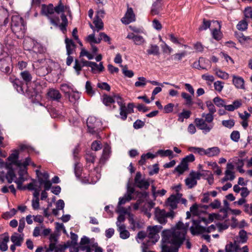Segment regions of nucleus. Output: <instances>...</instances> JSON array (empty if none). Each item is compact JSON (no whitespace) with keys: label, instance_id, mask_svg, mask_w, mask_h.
<instances>
[{"label":"nucleus","instance_id":"obj_10","mask_svg":"<svg viewBox=\"0 0 252 252\" xmlns=\"http://www.w3.org/2000/svg\"><path fill=\"white\" fill-rule=\"evenodd\" d=\"M48 97L52 101L58 102H60L62 95L59 91L54 88H51L48 90L47 93Z\"/></svg>","mask_w":252,"mask_h":252},{"label":"nucleus","instance_id":"obj_13","mask_svg":"<svg viewBox=\"0 0 252 252\" xmlns=\"http://www.w3.org/2000/svg\"><path fill=\"white\" fill-rule=\"evenodd\" d=\"M118 226V231L120 232V237L123 239L128 238L130 234L129 232L126 230V226L124 224H120L119 222L116 223Z\"/></svg>","mask_w":252,"mask_h":252},{"label":"nucleus","instance_id":"obj_6","mask_svg":"<svg viewBox=\"0 0 252 252\" xmlns=\"http://www.w3.org/2000/svg\"><path fill=\"white\" fill-rule=\"evenodd\" d=\"M193 224L195 225V227L193 226L190 227V230L192 234L195 235L196 234L206 232L210 233L216 229V226L214 224L211 225L207 228L200 226L199 222L196 220L193 221Z\"/></svg>","mask_w":252,"mask_h":252},{"label":"nucleus","instance_id":"obj_38","mask_svg":"<svg viewBox=\"0 0 252 252\" xmlns=\"http://www.w3.org/2000/svg\"><path fill=\"white\" fill-rule=\"evenodd\" d=\"M205 61V59L203 58H200L199 60L197 62H195L193 64L192 67L194 68L198 69H206V67L201 65V64Z\"/></svg>","mask_w":252,"mask_h":252},{"label":"nucleus","instance_id":"obj_41","mask_svg":"<svg viewBox=\"0 0 252 252\" xmlns=\"http://www.w3.org/2000/svg\"><path fill=\"white\" fill-rule=\"evenodd\" d=\"M19 158V152L17 150H15L13 151V153L10 155V156L7 158V160L10 162L13 163L16 159H18Z\"/></svg>","mask_w":252,"mask_h":252},{"label":"nucleus","instance_id":"obj_26","mask_svg":"<svg viewBox=\"0 0 252 252\" xmlns=\"http://www.w3.org/2000/svg\"><path fill=\"white\" fill-rule=\"evenodd\" d=\"M191 114V111L184 109L182 112L178 114V121L180 122H183L185 119H187L190 117Z\"/></svg>","mask_w":252,"mask_h":252},{"label":"nucleus","instance_id":"obj_20","mask_svg":"<svg viewBox=\"0 0 252 252\" xmlns=\"http://www.w3.org/2000/svg\"><path fill=\"white\" fill-rule=\"evenodd\" d=\"M237 238L238 239V243L239 244L240 243H245L247 241L248 236L247 232L242 229L239 231V235L236 238V240Z\"/></svg>","mask_w":252,"mask_h":252},{"label":"nucleus","instance_id":"obj_9","mask_svg":"<svg viewBox=\"0 0 252 252\" xmlns=\"http://www.w3.org/2000/svg\"><path fill=\"white\" fill-rule=\"evenodd\" d=\"M13 164V163L11 162L9 163L5 162L3 167V168H5L8 170L7 173L5 174V178L7 182L9 184L14 181V179L16 178V174L12 167Z\"/></svg>","mask_w":252,"mask_h":252},{"label":"nucleus","instance_id":"obj_44","mask_svg":"<svg viewBox=\"0 0 252 252\" xmlns=\"http://www.w3.org/2000/svg\"><path fill=\"white\" fill-rule=\"evenodd\" d=\"M16 212L17 210L13 208L9 212H6L3 213L2 215V217L4 219L7 220L12 218L16 214Z\"/></svg>","mask_w":252,"mask_h":252},{"label":"nucleus","instance_id":"obj_54","mask_svg":"<svg viewBox=\"0 0 252 252\" xmlns=\"http://www.w3.org/2000/svg\"><path fill=\"white\" fill-rule=\"evenodd\" d=\"M195 160V157L194 155L192 154H189L188 156H187L184 158H183L182 161L183 162L185 163L186 165H188V163L189 162H193Z\"/></svg>","mask_w":252,"mask_h":252},{"label":"nucleus","instance_id":"obj_29","mask_svg":"<svg viewBox=\"0 0 252 252\" xmlns=\"http://www.w3.org/2000/svg\"><path fill=\"white\" fill-rule=\"evenodd\" d=\"M214 22L217 23V24L219 25V30H218L217 29H214L212 32V35H213V38L215 39H216L217 40H219L221 38V33L220 32V29L221 26H220V24L219 22L216 21H215Z\"/></svg>","mask_w":252,"mask_h":252},{"label":"nucleus","instance_id":"obj_39","mask_svg":"<svg viewBox=\"0 0 252 252\" xmlns=\"http://www.w3.org/2000/svg\"><path fill=\"white\" fill-rule=\"evenodd\" d=\"M158 154L160 155L161 157H171V158H173V153L171 150H159L158 151Z\"/></svg>","mask_w":252,"mask_h":252},{"label":"nucleus","instance_id":"obj_28","mask_svg":"<svg viewBox=\"0 0 252 252\" xmlns=\"http://www.w3.org/2000/svg\"><path fill=\"white\" fill-rule=\"evenodd\" d=\"M20 75L26 85L31 82L32 77L30 73L28 71H24L21 72Z\"/></svg>","mask_w":252,"mask_h":252},{"label":"nucleus","instance_id":"obj_27","mask_svg":"<svg viewBox=\"0 0 252 252\" xmlns=\"http://www.w3.org/2000/svg\"><path fill=\"white\" fill-rule=\"evenodd\" d=\"M101 100L105 106H109L111 104L115 102L114 98L106 94H103L102 95Z\"/></svg>","mask_w":252,"mask_h":252},{"label":"nucleus","instance_id":"obj_15","mask_svg":"<svg viewBox=\"0 0 252 252\" xmlns=\"http://www.w3.org/2000/svg\"><path fill=\"white\" fill-rule=\"evenodd\" d=\"M178 197L175 195H171L167 200L166 204L170 207L171 209L174 210L177 207Z\"/></svg>","mask_w":252,"mask_h":252},{"label":"nucleus","instance_id":"obj_62","mask_svg":"<svg viewBox=\"0 0 252 252\" xmlns=\"http://www.w3.org/2000/svg\"><path fill=\"white\" fill-rule=\"evenodd\" d=\"M210 21H207L205 19H203V24L200 26L199 28V30H206L208 28H210Z\"/></svg>","mask_w":252,"mask_h":252},{"label":"nucleus","instance_id":"obj_21","mask_svg":"<svg viewBox=\"0 0 252 252\" xmlns=\"http://www.w3.org/2000/svg\"><path fill=\"white\" fill-rule=\"evenodd\" d=\"M65 97L67 98L70 102L75 103L79 98L80 96L78 92H75L72 90L67 94Z\"/></svg>","mask_w":252,"mask_h":252},{"label":"nucleus","instance_id":"obj_64","mask_svg":"<svg viewBox=\"0 0 252 252\" xmlns=\"http://www.w3.org/2000/svg\"><path fill=\"white\" fill-rule=\"evenodd\" d=\"M244 14L246 18H251L252 19V8L251 6L246 7L244 11Z\"/></svg>","mask_w":252,"mask_h":252},{"label":"nucleus","instance_id":"obj_32","mask_svg":"<svg viewBox=\"0 0 252 252\" xmlns=\"http://www.w3.org/2000/svg\"><path fill=\"white\" fill-rule=\"evenodd\" d=\"M86 159L87 162L94 163L96 156L95 154L92 151H88L86 154Z\"/></svg>","mask_w":252,"mask_h":252},{"label":"nucleus","instance_id":"obj_2","mask_svg":"<svg viewBox=\"0 0 252 252\" xmlns=\"http://www.w3.org/2000/svg\"><path fill=\"white\" fill-rule=\"evenodd\" d=\"M201 116L204 119L202 118H196L194 122L196 126L203 130V133L206 134L210 132L214 126V124L213 123L214 115L210 113L207 114L203 113L202 114Z\"/></svg>","mask_w":252,"mask_h":252},{"label":"nucleus","instance_id":"obj_18","mask_svg":"<svg viewBox=\"0 0 252 252\" xmlns=\"http://www.w3.org/2000/svg\"><path fill=\"white\" fill-rule=\"evenodd\" d=\"M233 83L238 89H244V80L241 77L233 76Z\"/></svg>","mask_w":252,"mask_h":252},{"label":"nucleus","instance_id":"obj_60","mask_svg":"<svg viewBox=\"0 0 252 252\" xmlns=\"http://www.w3.org/2000/svg\"><path fill=\"white\" fill-rule=\"evenodd\" d=\"M210 113L214 114L216 112V108L213 103L210 101L206 102Z\"/></svg>","mask_w":252,"mask_h":252},{"label":"nucleus","instance_id":"obj_51","mask_svg":"<svg viewBox=\"0 0 252 252\" xmlns=\"http://www.w3.org/2000/svg\"><path fill=\"white\" fill-rule=\"evenodd\" d=\"M61 90L64 93L65 96L68 94L70 91L72 90V88L67 84H63L61 85Z\"/></svg>","mask_w":252,"mask_h":252},{"label":"nucleus","instance_id":"obj_3","mask_svg":"<svg viewBox=\"0 0 252 252\" xmlns=\"http://www.w3.org/2000/svg\"><path fill=\"white\" fill-rule=\"evenodd\" d=\"M88 132L92 134H97L100 130L101 122L94 116L89 117L87 121Z\"/></svg>","mask_w":252,"mask_h":252},{"label":"nucleus","instance_id":"obj_34","mask_svg":"<svg viewBox=\"0 0 252 252\" xmlns=\"http://www.w3.org/2000/svg\"><path fill=\"white\" fill-rule=\"evenodd\" d=\"M129 222L131 225V228L132 230H135L136 228H140L141 226L139 222H136L133 218L132 215H129L128 218Z\"/></svg>","mask_w":252,"mask_h":252},{"label":"nucleus","instance_id":"obj_58","mask_svg":"<svg viewBox=\"0 0 252 252\" xmlns=\"http://www.w3.org/2000/svg\"><path fill=\"white\" fill-rule=\"evenodd\" d=\"M235 34L240 42H243L248 40H251V38L249 36H246L241 32H236Z\"/></svg>","mask_w":252,"mask_h":252},{"label":"nucleus","instance_id":"obj_19","mask_svg":"<svg viewBox=\"0 0 252 252\" xmlns=\"http://www.w3.org/2000/svg\"><path fill=\"white\" fill-rule=\"evenodd\" d=\"M65 42L66 44L67 55H70L72 54L73 49L75 46L74 43L72 39H69L67 38H65Z\"/></svg>","mask_w":252,"mask_h":252},{"label":"nucleus","instance_id":"obj_4","mask_svg":"<svg viewBox=\"0 0 252 252\" xmlns=\"http://www.w3.org/2000/svg\"><path fill=\"white\" fill-rule=\"evenodd\" d=\"M11 27L13 32L15 33L25 32V27L23 19L18 16L15 15L11 17Z\"/></svg>","mask_w":252,"mask_h":252},{"label":"nucleus","instance_id":"obj_42","mask_svg":"<svg viewBox=\"0 0 252 252\" xmlns=\"http://www.w3.org/2000/svg\"><path fill=\"white\" fill-rule=\"evenodd\" d=\"M69 7L66 6L64 7L60 1L59 4L57 6L55 7H54V12H56L57 13L59 14L61 12H63L64 11V9H67Z\"/></svg>","mask_w":252,"mask_h":252},{"label":"nucleus","instance_id":"obj_16","mask_svg":"<svg viewBox=\"0 0 252 252\" xmlns=\"http://www.w3.org/2000/svg\"><path fill=\"white\" fill-rule=\"evenodd\" d=\"M23 236V234L21 235L17 233H14L11 236V241L14 244L16 245L17 247H20L21 246L22 243L24 240Z\"/></svg>","mask_w":252,"mask_h":252},{"label":"nucleus","instance_id":"obj_14","mask_svg":"<svg viewBox=\"0 0 252 252\" xmlns=\"http://www.w3.org/2000/svg\"><path fill=\"white\" fill-rule=\"evenodd\" d=\"M238 239L234 241V243H232L230 242L229 244L225 246V252H238V251L240 249L239 244L238 243Z\"/></svg>","mask_w":252,"mask_h":252},{"label":"nucleus","instance_id":"obj_48","mask_svg":"<svg viewBox=\"0 0 252 252\" xmlns=\"http://www.w3.org/2000/svg\"><path fill=\"white\" fill-rule=\"evenodd\" d=\"M85 89L87 94L91 96L93 95L95 92L93 90L91 83L90 81H87L85 85Z\"/></svg>","mask_w":252,"mask_h":252},{"label":"nucleus","instance_id":"obj_52","mask_svg":"<svg viewBox=\"0 0 252 252\" xmlns=\"http://www.w3.org/2000/svg\"><path fill=\"white\" fill-rule=\"evenodd\" d=\"M74 173L77 178H79L81 175L82 168L78 162L74 164Z\"/></svg>","mask_w":252,"mask_h":252},{"label":"nucleus","instance_id":"obj_22","mask_svg":"<svg viewBox=\"0 0 252 252\" xmlns=\"http://www.w3.org/2000/svg\"><path fill=\"white\" fill-rule=\"evenodd\" d=\"M147 53L148 55H158L159 54L158 46L155 44H151L149 48L147 50Z\"/></svg>","mask_w":252,"mask_h":252},{"label":"nucleus","instance_id":"obj_49","mask_svg":"<svg viewBox=\"0 0 252 252\" xmlns=\"http://www.w3.org/2000/svg\"><path fill=\"white\" fill-rule=\"evenodd\" d=\"M181 96L186 100V104L188 105H191L193 104L191 96L188 94L183 92L181 94Z\"/></svg>","mask_w":252,"mask_h":252},{"label":"nucleus","instance_id":"obj_23","mask_svg":"<svg viewBox=\"0 0 252 252\" xmlns=\"http://www.w3.org/2000/svg\"><path fill=\"white\" fill-rule=\"evenodd\" d=\"M156 217L158 221L160 224H165L167 222L166 216L165 215L164 210H160L159 212L157 213Z\"/></svg>","mask_w":252,"mask_h":252},{"label":"nucleus","instance_id":"obj_55","mask_svg":"<svg viewBox=\"0 0 252 252\" xmlns=\"http://www.w3.org/2000/svg\"><path fill=\"white\" fill-rule=\"evenodd\" d=\"M216 74L220 78L223 79H227L228 78V74L220 69H216Z\"/></svg>","mask_w":252,"mask_h":252},{"label":"nucleus","instance_id":"obj_12","mask_svg":"<svg viewBox=\"0 0 252 252\" xmlns=\"http://www.w3.org/2000/svg\"><path fill=\"white\" fill-rule=\"evenodd\" d=\"M9 81L13 84V87L19 93H24V83L18 78H9Z\"/></svg>","mask_w":252,"mask_h":252},{"label":"nucleus","instance_id":"obj_35","mask_svg":"<svg viewBox=\"0 0 252 252\" xmlns=\"http://www.w3.org/2000/svg\"><path fill=\"white\" fill-rule=\"evenodd\" d=\"M185 183L188 188L191 189L197 185V181L189 176L186 179Z\"/></svg>","mask_w":252,"mask_h":252},{"label":"nucleus","instance_id":"obj_40","mask_svg":"<svg viewBox=\"0 0 252 252\" xmlns=\"http://www.w3.org/2000/svg\"><path fill=\"white\" fill-rule=\"evenodd\" d=\"M138 79V81L135 83V86L137 87H144L148 82V80L144 77H139Z\"/></svg>","mask_w":252,"mask_h":252},{"label":"nucleus","instance_id":"obj_45","mask_svg":"<svg viewBox=\"0 0 252 252\" xmlns=\"http://www.w3.org/2000/svg\"><path fill=\"white\" fill-rule=\"evenodd\" d=\"M221 123L223 126L230 129L233 127L235 125V121L233 119L223 120Z\"/></svg>","mask_w":252,"mask_h":252},{"label":"nucleus","instance_id":"obj_36","mask_svg":"<svg viewBox=\"0 0 252 252\" xmlns=\"http://www.w3.org/2000/svg\"><path fill=\"white\" fill-rule=\"evenodd\" d=\"M225 177L222 179V182H225L228 180L232 181L235 178L234 173L231 171L226 170L225 172Z\"/></svg>","mask_w":252,"mask_h":252},{"label":"nucleus","instance_id":"obj_46","mask_svg":"<svg viewBox=\"0 0 252 252\" xmlns=\"http://www.w3.org/2000/svg\"><path fill=\"white\" fill-rule=\"evenodd\" d=\"M237 28L240 31H245L248 28V23L246 20H243L240 21L237 25Z\"/></svg>","mask_w":252,"mask_h":252},{"label":"nucleus","instance_id":"obj_7","mask_svg":"<svg viewBox=\"0 0 252 252\" xmlns=\"http://www.w3.org/2000/svg\"><path fill=\"white\" fill-rule=\"evenodd\" d=\"M161 225H155L148 226L147 229V237L152 239L154 243L158 241L159 238L158 233L162 229Z\"/></svg>","mask_w":252,"mask_h":252},{"label":"nucleus","instance_id":"obj_61","mask_svg":"<svg viewBox=\"0 0 252 252\" xmlns=\"http://www.w3.org/2000/svg\"><path fill=\"white\" fill-rule=\"evenodd\" d=\"M97 87L102 90H104L107 91H110L111 89L110 85L106 82L98 83L97 84Z\"/></svg>","mask_w":252,"mask_h":252},{"label":"nucleus","instance_id":"obj_24","mask_svg":"<svg viewBox=\"0 0 252 252\" xmlns=\"http://www.w3.org/2000/svg\"><path fill=\"white\" fill-rule=\"evenodd\" d=\"M160 1V0H157V1L153 4L151 10V13L152 15H154L158 14L159 12L161 10Z\"/></svg>","mask_w":252,"mask_h":252},{"label":"nucleus","instance_id":"obj_37","mask_svg":"<svg viewBox=\"0 0 252 252\" xmlns=\"http://www.w3.org/2000/svg\"><path fill=\"white\" fill-rule=\"evenodd\" d=\"M93 23L94 24L95 27L97 29V32L103 29V23L100 18L94 17Z\"/></svg>","mask_w":252,"mask_h":252},{"label":"nucleus","instance_id":"obj_47","mask_svg":"<svg viewBox=\"0 0 252 252\" xmlns=\"http://www.w3.org/2000/svg\"><path fill=\"white\" fill-rule=\"evenodd\" d=\"M133 42H134V44L137 45H141L145 42V40L142 36L136 35Z\"/></svg>","mask_w":252,"mask_h":252},{"label":"nucleus","instance_id":"obj_59","mask_svg":"<svg viewBox=\"0 0 252 252\" xmlns=\"http://www.w3.org/2000/svg\"><path fill=\"white\" fill-rule=\"evenodd\" d=\"M82 67L83 66H89L91 67V68H93V66H96L97 63L95 62H90L85 61L84 60H82L81 62Z\"/></svg>","mask_w":252,"mask_h":252},{"label":"nucleus","instance_id":"obj_63","mask_svg":"<svg viewBox=\"0 0 252 252\" xmlns=\"http://www.w3.org/2000/svg\"><path fill=\"white\" fill-rule=\"evenodd\" d=\"M223 83L220 81L215 82L214 84L215 90L219 92H220L223 88Z\"/></svg>","mask_w":252,"mask_h":252},{"label":"nucleus","instance_id":"obj_50","mask_svg":"<svg viewBox=\"0 0 252 252\" xmlns=\"http://www.w3.org/2000/svg\"><path fill=\"white\" fill-rule=\"evenodd\" d=\"M213 101L215 104L218 107H224L225 106V103L224 100L220 97H216L213 99Z\"/></svg>","mask_w":252,"mask_h":252},{"label":"nucleus","instance_id":"obj_11","mask_svg":"<svg viewBox=\"0 0 252 252\" xmlns=\"http://www.w3.org/2000/svg\"><path fill=\"white\" fill-rule=\"evenodd\" d=\"M135 21V15L132 8H128L124 17L122 18L121 21L125 24H128Z\"/></svg>","mask_w":252,"mask_h":252},{"label":"nucleus","instance_id":"obj_57","mask_svg":"<svg viewBox=\"0 0 252 252\" xmlns=\"http://www.w3.org/2000/svg\"><path fill=\"white\" fill-rule=\"evenodd\" d=\"M91 148L93 150L97 151L102 148V145L100 141H94L92 143Z\"/></svg>","mask_w":252,"mask_h":252},{"label":"nucleus","instance_id":"obj_30","mask_svg":"<svg viewBox=\"0 0 252 252\" xmlns=\"http://www.w3.org/2000/svg\"><path fill=\"white\" fill-rule=\"evenodd\" d=\"M9 241V238L8 235L5 236L1 242H0V250L2 252H5L8 249L7 243Z\"/></svg>","mask_w":252,"mask_h":252},{"label":"nucleus","instance_id":"obj_25","mask_svg":"<svg viewBox=\"0 0 252 252\" xmlns=\"http://www.w3.org/2000/svg\"><path fill=\"white\" fill-rule=\"evenodd\" d=\"M0 69L2 72L5 73L10 72V68L5 59L0 60Z\"/></svg>","mask_w":252,"mask_h":252},{"label":"nucleus","instance_id":"obj_33","mask_svg":"<svg viewBox=\"0 0 252 252\" xmlns=\"http://www.w3.org/2000/svg\"><path fill=\"white\" fill-rule=\"evenodd\" d=\"M184 163L181 161V163L175 168V171L178 172L180 174H183L188 169V165H186Z\"/></svg>","mask_w":252,"mask_h":252},{"label":"nucleus","instance_id":"obj_8","mask_svg":"<svg viewBox=\"0 0 252 252\" xmlns=\"http://www.w3.org/2000/svg\"><path fill=\"white\" fill-rule=\"evenodd\" d=\"M142 175L140 172H137L134 178L135 186L141 189H147L150 186V182L148 180L141 179Z\"/></svg>","mask_w":252,"mask_h":252},{"label":"nucleus","instance_id":"obj_31","mask_svg":"<svg viewBox=\"0 0 252 252\" xmlns=\"http://www.w3.org/2000/svg\"><path fill=\"white\" fill-rule=\"evenodd\" d=\"M188 151L194 153H198L200 156L204 155L205 153L204 149L196 147H189L188 148Z\"/></svg>","mask_w":252,"mask_h":252},{"label":"nucleus","instance_id":"obj_17","mask_svg":"<svg viewBox=\"0 0 252 252\" xmlns=\"http://www.w3.org/2000/svg\"><path fill=\"white\" fill-rule=\"evenodd\" d=\"M220 153V149L217 147H213L205 150L204 155L208 157H214L218 156Z\"/></svg>","mask_w":252,"mask_h":252},{"label":"nucleus","instance_id":"obj_1","mask_svg":"<svg viewBox=\"0 0 252 252\" xmlns=\"http://www.w3.org/2000/svg\"><path fill=\"white\" fill-rule=\"evenodd\" d=\"M189 226V223L184 224L179 221L175 227L163 230L161 234V252H178L179 248L185 240Z\"/></svg>","mask_w":252,"mask_h":252},{"label":"nucleus","instance_id":"obj_5","mask_svg":"<svg viewBox=\"0 0 252 252\" xmlns=\"http://www.w3.org/2000/svg\"><path fill=\"white\" fill-rule=\"evenodd\" d=\"M41 14L47 16L50 20L51 24L54 26H58V24L57 22L59 21L58 17H57L56 20L51 17V15L54 14V6L53 4H49L48 5L46 4H42L41 5Z\"/></svg>","mask_w":252,"mask_h":252},{"label":"nucleus","instance_id":"obj_56","mask_svg":"<svg viewBox=\"0 0 252 252\" xmlns=\"http://www.w3.org/2000/svg\"><path fill=\"white\" fill-rule=\"evenodd\" d=\"M131 199L132 197H130L129 195L125 194L123 197H120L119 198L118 206L125 204L126 202L129 201Z\"/></svg>","mask_w":252,"mask_h":252},{"label":"nucleus","instance_id":"obj_43","mask_svg":"<svg viewBox=\"0 0 252 252\" xmlns=\"http://www.w3.org/2000/svg\"><path fill=\"white\" fill-rule=\"evenodd\" d=\"M121 66L122 68L123 73L126 77L129 78L132 77L134 75V73L132 70H128L127 67L126 65L123 66V65H121Z\"/></svg>","mask_w":252,"mask_h":252},{"label":"nucleus","instance_id":"obj_53","mask_svg":"<svg viewBox=\"0 0 252 252\" xmlns=\"http://www.w3.org/2000/svg\"><path fill=\"white\" fill-rule=\"evenodd\" d=\"M240 137V133L237 130H234L230 134V138L234 142H238Z\"/></svg>","mask_w":252,"mask_h":252}]
</instances>
